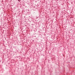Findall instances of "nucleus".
<instances>
[{
    "label": "nucleus",
    "mask_w": 75,
    "mask_h": 75,
    "mask_svg": "<svg viewBox=\"0 0 75 75\" xmlns=\"http://www.w3.org/2000/svg\"><path fill=\"white\" fill-rule=\"evenodd\" d=\"M18 0V1H21V0Z\"/></svg>",
    "instance_id": "nucleus-1"
}]
</instances>
